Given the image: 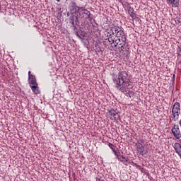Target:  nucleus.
Listing matches in <instances>:
<instances>
[{
  "label": "nucleus",
  "mask_w": 181,
  "mask_h": 181,
  "mask_svg": "<svg viewBox=\"0 0 181 181\" xmlns=\"http://www.w3.org/2000/svg\"><path fill=\"white\" fill-rule=\"evenodd\" d=\"M113 83L118 91L122 93L126 97H130L132 94V90H129V83L131 80L128 77L127 71H121L118 73V76L112 78Z\"/></svg>",
  "instance_id": "1"
},
{
  "label": "nucleus",
  "mask_w": 181,
  "mask_h": 181,
  "mask_svg": "<svg viewBox=\"0 0 181 181\" xmlns=\"http://www.w3.org/2000/svg\"><path fill=\"white\" fill-rule=\"evenodd\" d=\"M69 23L72 25L74 30H77V23L78 22V18L76 15H71L69 17Z\"/></svg>",
  "instance_id": "8"
},
{
  "label": "nucleus",
  "mask_w": 181,
  "mask_h": 181,
  "mask_svg": "<svg viewBox=\"0 0 181 181\" xmlns=\"http://www.w3.org/2000/svg\"><path fill=\"white\" fill-rule=\"evenodd\" d=\"M127 9H128V13L130 15L131 18H132L133 19H135V18H136V16L134 13V8H132L129 4H127Z\"/></svg>",
  "instance_id": "14"
},
{
  "label": "nucleus",
  "mask_w": 181,
  "mask_h": 181,
  "mask_svg": "<svg viewBox=\"0 0 181 181\" xmlns=\"http://www.w3.org/2000/svg\"><path fill=\"white\" fill-rule=\"evenodd\" d=\"M130 165H132V166H136V168H139V165L135 163H134V161L130 160Z\"/></svg>",
  "instance_id": "21"
},
{
  "label": "nucleus",
  "mask_w": 181,
  "mask_h": 181,
  "mask_svg": "<svg viewBox=\"0 0 181 181\" xmlns=\"http://www.w3.org/2000/svg\"><path fill=\"white\" fill-rule=\"evenodd\" d=\"M113 32L116 33V37L117 39H119V40H122V42L120 44L121 49H125L126 47H128V40H127V35L122 30V29L117 26V29L115 28L113 30Z\"/></svg>",
  "instance_id": "2"
},
{
  "label": "nucleus",
  "mask_w": 181,
  "mask_h": 181,
  "mask_svg": "<svg viewBox=\"0 0 181 181\" xmlns=\"http://www.w3.org/2000/svg\"><path fill=\"white\" fill-rule=\"evenodd\" d=\"M144 142V139H141L136 144V151L137 153L141 156H146V155H148V147L145 145H142Z\"/></svg>",
  "instance_id": "4"
},
{
  "label": "nucleus",
  "mask_w": 181,
  "mask_h": 181,
  "mask_svg": "<svg viewBox=\"0 0 181 181\" xmlns=\"http://www.w3.org/2000/svg\"><path fill=\"white\" fill-rule=\"evenodd\" d=\"M115 29H118V26L117 25H112V27H110V29L109 30V32H107L105 34V40H107L108 42V43H110V45H111V46H112V45H114V42L115 41V37H117V33H115V31H114V30H115ZM115 36V37H114Z\"/></svg>",
  "instance_id": "3"
},
{
  "label": "nucleus",
  "mask_w": 181,
  "mask_h": 181,
  "mask_svg": "<svg viewBox=\"0 0 181 181\" xmlns=\"http://www.w3.org/2000/svg\"><path fill=\"white\" fill-rule=\"evenodd\" d=\"M171 132L176 139H180L181 133L180 129L179 128V124H174L171 129Z\"/></svg>",
  "instance_id": "7"
},
{
  "label": "nucleus",
  "mask_w": 181,
  "mask_h": 181,
  "mask_svg": "<svg viewBox=\"0 0 181 181\" xmlns=\"http://www.w3.org/2000/svg\"><path fill=\"white\" fill-rule=\"evenodd\" d=\"M109 147L110 148V149H112L114 155H116L117 153H118L115 150V148H114V144L109 143Z\"/></svg>",
  "instance_id": "18"
},
{
  "label": "nucleus",
  "mask_w": 181,
  "mask_h": 181,
  "mask_svg": "<svg viewBox=\"0 0 181 181\" xmlns=\"http://www.w3.org/2000/svg\"><path fill=\"white\" fill-rule=\"evenodd\" d=\"M180 115V113H177V112H174L172 110V120L174 122L177 121V119H179V115Z\"/></svg>",
  "instance_id": "16"
},
{
  "label": "nucleus",
  "mask_w": 181,
  "mask_h": 181,
  "mask_svg": "<svg viewBox=\"0 0 181 181\" xmlns=\"http://www.w3.org/2000/svg\"><path fill=\"white\" fill-rule=\"evenodd\" d=\"M28 83L30 86H35L37 84V82H36V78L35 76L30 74V71L28 72Z\"/></svg>",
  "instance_id": "10"
},
{
  "label": "nucleus",
  "mask_w": 181,
  "mask_h": 181,
  "mask_svg": "<svg viewBox=\"0 0 181 181\" xmlns=\"http://www.w3.org/2000/svg\"><path fill=\"white\" fill-rule=\"evenodd\" d=\"M131 163V160H129V158L127 157V158H126L124 163H123V165H124V166H128V165H130Z\"/></svg>",
  "instance_id": "19"
},
{
  "label": "nucleus",
  "mask_w": 181,
  "mask_h": 181,
  "mask_svg": "<svg viewBox=\"0 0 181 181\" xmlns=\"http://www.w3.org/2000/svg\"><path fill=\"white\" fill-rule=\"evenodd\" d=\"M117 158V160H119L122 163H124L125 160L127 159L128 156L125 157L124 155H121V153H118L115 155Z\"/></svg>",
  "instance_id": "13"
},
{
  "label": "nucleus",
  "mask_w": 181,
  "mask_h": 181,
  "mask_svg": "<svg viewBox=\"0 0 181 181\" xmlns=\"http://www.w3.org/2000/svg\"><path fill=\"white\" fill-rule=\"evenodd\" d=\"M96 181H105V180H101V179H100V178H97V179H96Z\"/></svg>",
  "instance_id": "24"
},
{
  "label": "nucleus",
  "mask_w": 181,
  "mask_h": 181,
  "mask_svg": "<svg viewBox=\"0 0 181 181\" xmlns=\"http://www.w3.org/2000/svg\"><path fill=\"white\" fill-rule=\"evenodd\" d=\"M79 16L81 19H88L89 21H93V16L91 15V12L88 11V10L86 9L84 7H81L79 9Z\"/></svg>",
  "instance_id": "5"
},
{
  "label": "nucleus",
  "mask_w": 181,
  "mask_h": 181,
  "mask_svg": "<svg viewBox=\"0 0 181 181\" xmlns=\"http://www.w3.org/2000/svg\"><path fill=\"white\" fill-rule=\"evenodd\" d=\"M177 56H179L180 57H181V47H178L177 49Z\"/></svg>",
  "instance_id": "20"
},
{
  "label": "nucleus",
  "mask_w": 181,
  "mask_h": 181,
  "mask_svg": "<svg viewBox=\"0 0 181 181\" xmlns=\"http://www.w3.org/2000/svg\"><path fill=\"white\" fill-rule=\"evenodd\" d=\"M30 87L31 88L34 94H40V90H39V86H37V83L36 85H32Z\"/></svg>",
  "instance_id": "15"
},
{
  "label": "nucleus",
  "mask_w": 181,
  "mask_h": 181,
  "mask_svg": "<svg viewBox=\"0 0 181 181\" xmlns=\"http://www.w3.org/2000/svg\"><path fill=\"white\" fill-rule=\"evenodd\" d=\"M172 111H174V112H177V114H180V103H179L178 102L174 103Z\"/></svg>",
  "instance_id": "12"
},
{
  "label": "nucleus",
  "mask_w": 181,
  "mask_h": 181,
  "mask_svg": "<svg viewBox=\"0 0 181 181\" xmlns=\"http://www.w3.org/2000/svg\"><path fill=\"white\" fill-rule=\"evenodd\" d=\"M75 35L77 36V37H79V39H81V36L79 35L78 31H77V29L74 30Z\"/></svg>",
  "instance_id": "22"
},
{
  "label": "nucleus",
  "mask_w": 181,
  "mask_h": 181,
  "mask_svg": "<svg viewBox=\"0 0 181 181\" xmlns=\"http://www.w3.org/2000/svg\"><path fill=\"white\" fill-rule=\"evenodd\" d=\"M109 118L114 121H118L119 119V114L118 113V110L111 109L108 112Z\"/></svg>",
  "instance_id": "6"
},
{
  "label": "nucleus",
  "mask_w": 181,
  "mask_h": 181,
  "mask_svg": "<svg viewBox=\"0 0 181 181\" xmlns=\"http://www.w3.org/2000/svg\"><path fill=\"white\" fill-rule=\"evenodd\" d=\"M175 74H173L172 79H171V81H173V84L175 83Z\"/></svg>",
  "instance_id": "23"
},
{
  "label": "nucleus",
  "mask_w": 181,
  "mask_h": 181,
  "mask_svg": "<svg viewBox=\"0 0 181 181\" xmlns=\"http://www.w3.org/2000/svg\"><path fill=\"white\" fill-rule=\"evenodd\" d=\"M80 8H81V7L78 6L77 4L72 3L70 6V11L72 13H79Z\"/></svg>",
  "instance_id": "9"
},
{
  "label": "nucleus",
  "mask_w": 181,
  "mask_h": 181,
  "mask_svg": "<svg viewBox=\"0 0 181 181\" xmlns=\"http://www.w3.org/2000/svg\"><path fill=\"white\" fill-rule=\"evenodd\" d=\"M121 43H122V40H119V38H115V42L113 44L114 47H117V45L121 46Z\"/></svg>",
  "instance_id": "17"
},
{
  "label": "nucleus",
  "mask_w": 181,
  "mask_h": 181,
  "mask_svg": "<svg viewBox=\"0 0 181 181\" xmlns=\"http://www.w3.org/2000/svg\"><path fill=\"white\" fill-rule=\"evenodd\" d=\"M61 0H56L57 2H60Z\"/></svg>",
  "instance_id": "25"
},
{
  "label": "nucleus",
  "mask_w": 181,
  "mask_h": 181,
  "mask_svg": "<svg viewBox=\"0 0 181 181\" xmlns=\"http://www.w3.org/2000/svg\"><path fill=\"white\" fill-rule=\"evenodd\" d=\"M168 5H171L173 8H179V0H165Z\"/></svg>",
  "instance_id": "11"
}]
</instances>
